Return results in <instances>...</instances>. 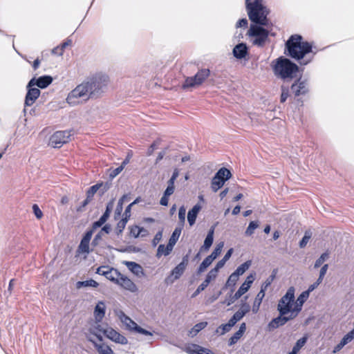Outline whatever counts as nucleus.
<instances>
[{"label": "nucleus", "mask_w": 354, "mask_h": 354, "mask_svg": "<svg viewBox=\"0 0 354 354\" xmlns=\"http://www.w3.org/2000/svg\"><path fill=\"white\" fill-rule=\"evenodd\" d=\"M288 55L297 60L300 65H307L314 59L317 50L312 44L304 41L299 35H292L286 41Z\"/></svg>", "instance_id": "nucleus-1"}, {"label": "nucleus", "mask_w": 354, "mask_h": 354, "mask_svg": "<svg viewBox=\"0 0 354 354\" xmlns=\"http://www.w3.org/2000/svg\"><path fill=\"white\" fill-rule=\"evenodd\" d=\"M249 19L254 23L266 26L268 10L263 4V0H245Z\"/></svg>", "instance_id": "nucleus-2"}, {"label": "nucleus", "mask_w": 354, "mask_h": 354, "mask_svg": "<svg viewBox=\"0 0 354 354\" xmlns=\"http://www.w3.org/2000/svg\"><path fill=\"white\" fill-rule=\"evenodd\" d=\"M88 86V90L92 98L100 96L106 90L109 82L108 75L103 73H96L84 81Z\"/></svg>", "instance_id": "nucleus-3"}, {"label": "nucleus", "mask_w": 354, "mask_h": 354, "mask_svg": "<svg viewBox=\"0 0 354 354\" xmlns=\"http://www.w3.org/2000/svg\"><path fill=\"white\" fill-rule=\"evenodd\" d=\"M272 64L274 75L282 79L292 78L298 71L297 64L283 57L277 59Z\"/></svg>", "instance_id": "nucleus-4"}, {"label": "nucleus", "mask_w": 354, "mask_h": 354, "mask_svg": "<svg viewBox=\"0 0 354 354\" xmlns=\"http://www.w3.org/2000/svg\"><path fill=\"white\" fill-rule=\"evenodd\" d=\"M84 82L76 86L67 95L66 102L71 106L81 104L92 98Z\"/></svg>", "instance_id": "nucleus-5"}, {"label": "nucleus", "mask_w": 354, "mask_h": 354, "mask_svg": "<svg viewBox=\"0 0 354 354\" xmlns=\"http://www.w3.org/2000/svg\"><path fill=\"white\" fill-rule=\"evenodd\" d=\"M295 304V288L290 287L286 294L279 300L277 310L279 314L292 316Z\"/></svg>", "instance_id": "nucleus-6"}, {"label": "nucleus", "mask_w": 354, "mask_h": 354, "mask_svg": "<svg viewBox=\"0 0 354 354\" xmlns=\"http://www.w3.org/2000/svg\"><path fill=\"white\" fill-rule=\"evenodd\" d=\"M248 35L252 38L253 45L262 47L268 39L269 32L265 28L257 25H251Z\"/></svg>", "instance_id": "nucleus-7"}, {"label": "nucleus", "mask_w": 354, "mask_h": 354, "mask_svg": "<svg viewBox=\"0 0 354 354\" xmlns=\"http://www.w3.org/2000/svg\"><path fill=\"white\" fill-rule=\"evenodd\" d=\"M209 75V69L200 70L194 77H187L183 84L184 88L195 87L201 85Z\"/></svg>", "instance_id": "nucleus-8"}, {"label": "nucleus", "mask_w": 354, "mask_h": 354, "mask_svg": "<svg viewBox=\"0 0 354 354\" xmlns=\"http://www.w3.org/2000/svg\"><path fill=\"white\" fill-rule=\"evenodd\" d=\"M97 329L102 332L108 339L111 341L120 344H127L128 343L127 339L119 333L118 331L114 330L111 327H106V328H101L100 325H98Z\"/></svg>", "instance_id": "nucleus-9"}, {"label": "nucleus", "mask_w": 354, "mask_h": 354, "mask_svg": "<svg viewBox=\"0 0 354 354\" xmlns=\"http://www.w3.org/2000/svg\"><path fill=\"white\" fill-rule=\"evenodd\" d=\"M71 131H59L53 133L50 138V144L55 148H59L70 140Z\"/></svg>", "instance_id": "nucleus-10"}, {"label": "nucleus", "mask_w": 354, "mask_h": 354, "mask_svg": "<svg viewBox=\"0 0 354 354\" xmlns=\"http://www.w3.org/2000/svg\"><path fill=\"white\" fill-rule=\"evenodd\" d=\"M96 273L104 276L107 279L117 284L121 276V273L113 268L109 266H100L97 270Z\"/></svg>", "instance_id": "nucleus-11"}, {"label": "nucleus", "mask_w": 354, "mask_h": 354, "mask_svg": "<svg viewBox=\"0 0 354 354\" xmlns=\"http://www.w3.org/2000/svg\"><path fill=\"white\" fill-rule=\"evenodd\" d=\"M187 263L188 256L186 255L183 258L182 262H180L172 270L171 275L166 279V282L172 283L175 280L179 279L183 274Z\"/></svg>", "instance_id": "nucleus-12"}, {"label": "nucleus", "mask_w": 354, "mask_h": 354, "mask_svg": "<svg viewBox=\"0 0 354 354\" xmlns=\"http://www.w3.org/2000/svg\"><path fill=\"white\" fill-rule=\"evenodd\" d=\"M27 93L25 97L24 104L26 106H32L40 95V90L35 86L29 87V82L26 86Z\"/></svg>", "instance_id": "nucleus-13"}, {"label": "nucleus", "mask_w": 354, "mask_h": 354, "mask_svg": "<svg viewBox=\"0 0 354 354\" xmlns=\"http://www.w3.org/2000/svg\"><path fill=\"white\" fill-rule=\"evenodd\" d=\"M297 317L292 313V316H288L286 315L279 314V315L273 319L268 324L270 329H275L279 326L285 325L288 322L294 319Z\"/></svg>", "instance_id": "nucleus-14"}, {"label": "nucleus", "mask_w": 354, "mask_h": 354, "mask_svg": "<svg viewBox=\"0 0 354 354\" xmlns=\"http://www.w3.org/2000/svg\"><path fill=\"white\" fill-rule=\"evenodd\" d=\"M117 285L133 293H135L138 290V286L136 283L129 277L122 274H121Z\"/></svg>", "instance_id": "nucleus-15"}, {"label": "nucleus", "mask_w": 354, "mask_h": 354, "mask_svg": "<svg viewBox=\"0 0 354 354\" xmlns=\"http://www.w3.org/2000/svg\"><path fill=\"white\" fill-rule=\"evenodd\" d=\"M53 82V77L50 75H43L38 78L33 77L29 81V87L37 86L40 88H45Z\"/></svg>", "instance_id": "nucleus-16"}, {"label": "nucleus", "mask_w": 354, "mask_h": 354, "mask_svg": "<svg viewBox=\"0 0 354 354\" xmlns=\"http://www.w3.org/2000/svg\"><path fill=\"white\" fill-rule=\"evenodd\" d=\"M115 314L128 330L133 331L135 330L138 324L129 317L126 315L122 310H115Z\"/></svg>", "instance_id": "nucleus-17"}, {"label": "nucleus", "mask_w": 354, "mask_h": 354, "mask_svg": "<svg viewBox=\"0 0 354 354\" xmlns=\"http://www.w3.org/2000/svg\"><path fill=\"white\" fill-rule=\"evenodd\" d=\"M291 89L296 96L304 95L308 91V83L306 80L299 79L292 85Z\"/></svg>", "instance_id": "nucleus-18"}, {"label": "nucleus", "mask_w": 354, "mask_h": 354, "mask_svg": "<svg viewBox=\"0 0 354 354\" xmlns=\"http://www.w3.org/2000/svg\"><path fill=\"white\" fill-rule=\"evenodd\" d=\"M106 304L103 301H99L94 308L93 317L95 322L98 324L104 319L106 313Z\"/></svg>", "instance_id": "nucleus-19"}, {"label": "nucleus", "mask_w": 354, "mask_h": 354, "mask_svg": "<svg viewBox=\"0 0 354 354\" xmlns=\"http://www.w3.org/2000/svg\"><path fill=\"white\" fill-rule=\"evenodd\" d=\"M309 294L308 292L304 291L302 292L297 297V300L295 301V304L293 306V311L292 313L296 317L298 316L299 313L302 310V306L306 302V301L309 297Z\"/></svg>", "instance_id": "nucleus-20"}, {"label": "nucleus", "mask_w": 354, "mask_h": 354, "mask_svg": "<svg viewBox=\"0 0 354 354\" xmlns=\"http://www.w3.org/2000/svg\"><path fill=\"white\" fill-rule=\"evenodd\" d=\"M113 205L114 200H112L107 204L105 212L103 214V215L100 218L98 221L93 223V228L94 230L101 227L106 221L113 207Z\"/></svg>", "instance_id": "nucleus-21"}, {"label": "nucleus", "mask_w": 354, "mask_h": 354, "mask_svg": "<svg viewBox=\"0 0 354 354\" xmlns=\"http://www.w3.org/2000/svg\"><path fill=\"white\" fill-rule=\"evenodd\" d=\"M232 53L236 59H241L248 55V48L245 44L240 43L234 47Z\"/></svg>", "instance_id": "nucleus-22"}, {"label": "nucleus", "mask_w": 354, "mask_h": 354, "mask_svg": "<svg viewBox=\"0 0 354 354\" xmlns=\"http://www.w3.org/2000/svg\"><path fill=\"white\" fill-rule=\"evenodd\" d=\"M269 284L270 283L268 282L266 284L263 285L261 286V290L257 294L252 308V312L254 313H257L259 311L262 300L265 297V291Z\"/></svg>", "instance_id": "nucleus-23"}, {"label": "nucleus", "mask_w": 354, "mask_h": 354, "mask_svg": "<svg viewBox=\"0 0 354 354\" xmlns=\"http://www.w3.org/2000/svg\"><path fill=\"white\" fill-rule=\"evenodd\" d=\"M124 264L136 276L139 277L145 276L143 268L140 264L133 261H124Z\"/></svg>", "instance_id": "nucleus-24"}, {"label": "nucleus", "mask_w": 354, "mask_h": 354, "mask_svg": "<svg viewBox=\"0 0 354 354\" xmlns=\"http://www.w3.org/2000/svg\"><path fill=\"white\" fill-rule=\"evenodd\" d=\"M246 330L245 323H242L240 325L239 329L230 338L228 344L232 346L236 344L243 336Z\"/></svg>", "instance_id": "nucleus-25"}, {"label": "nucleus", "mask_w": 354, "mask_h": 354, "mask_svg": "<svg viewBox=\"0 0 354 354\" xmlns=\"http://www.w3.org/2000/svg\"><path fill=\"white\" fill-rule=\"evenodd\" d=\"M201 209V205L196 204L188 212L187 221L190 226H192L195 223L197 215Z\"/></svg>", "instance_id": "nucleus-26"}, {"label": "nucleus", "mask_w": 354, "mask_h": 354, "mask_svg": "<svg viewBox=\"0 0 354 354\" xmlns=\"http://www.w3.org/2000/svg\"><path fill=\"white\" fill-rule=\"evenodd\" d=\"M183 227L182 226H178L175 228L174 230L168 243V248L167 250H173L174 246L176 243L177 241L179 239V236L181 234Z\"/></svg>", "instance_id": "nucleus-27"}, {"label": "nucleus", "mask_w": 354, "mask_h": 354, "mask_svg": "<svg viewBox=\"0 0 354 354\" xmlns=\"http://www.w3.org/2000/svg\"><path fill=\"white\" fill-rule=\"evenodd\" d=\"M91 342L94 347L96 348L99 354H115L113 350L108 345L103 343L98 344L91 339H88Z\"/></svg>", "instance_id": "nucleus-28"}, {"label": "nucleus", "mask_w": 354, "mask_h": 354, "mask_svg": "<svg viewBox=\"0 0 354 354\" xmlns=\"http://www.w3.org/2000/svg\"><path fill=\"white\" fill-rule=\"evenodd\" d=\"M216 277L213 274V272H209L207 274L205 281L197 288L196 290L193 295V297L196 296L200 292L204 290L209 284L212 280H214Z\"/></svg>", "instance_id": "nucleus-29"}, {"label": "nucleus", "mask_w": 354, "mask_h": 354, "mask_svg": "<svg viewBox=\"0 0 354 354\" xmlns=\"http://www.w3.org/2000/svg\"><path fill=\"white\" fill-rule=\"evenodd\" d=\"M249 286L245 285V283H243L239 290L235 292V294L232 297L230 300L228 301L227 305L233 304L236 300L239 299L243 295H244L250 288Z\"/></svg>", "instance_id": "nucleus-30"}, {"label": "nucleus", "mask_w": 354, "mask_h": 354, "mask_svg": "<svg viewBox=\"0 0 354 354\" xmlns=\"http://www.w3.org/2000/svg\"><path fill=\"white\" fill-rule=\"evenodd\" d=\"M214 228L212 227L208 232L207 235L204 241L203 245L202 247L205 250H209L211 245H212L214 241Z\"/></svg>", "instance_id": "nucleus-31"}, {"label": "nucleus", "mask_w": 354, "mask_h": 354, "mask_svg": "<svg viewBox=\"0 0 354 354\" xmlns=\"http://www.w3.org/2000/svg\"><path fill=\"white\" fill-rule=\"evenodd\" d=\"M307 342V337H303L298 339L296 344L294 345L292 351L289 352L288 354H297L300 349L305 345Z\"/></svg>", "instance_id": "nucleus-32"}, {"label": "nucleus", "mask_w": 354, "mask_h": 354, "mask_svg": "<svg viewBox=\"0 0 354 354\" xmlns=\"http://www.w3.org/2000/svg\"><path fill=\"white\" fill-rule=\"evenodd\" d=\"M225 183V180L217 178L216 176H214L212 178L211 185V188L212 191L216 192L219 189H221Z\"/></svg>", "instance_id": "nucleus-33"}, {"label": "nucleus", "mask_w": 354, "mask_h": 354, "mask_svg": "<svg viewBox=\"0 0 354 354\" xmlns=\"http://www.w3.org/2000/svg\"><path fill=\"white\" fill-rule=\"evenodd\" d=\"M207 325V322H202L196 324L189 331V334L192 337L196 336L201 330L205 328Z\"/></svg>", "instance_id": "nucleus-34"}, {"label": "nucleus", "mask_w": 354, "mask_h": 354, "mask_svg": "<svg viewBox=\"0 0 354 354\" xmlns=\"http://www.w3.org/2000/svg\"><path fill=\"white\" fill-rule=\"evenodd\" d=\"M231 175L230 171L225 167L221 168L215 174L217 178L223 179L225 181L230 178Z\"/></svg>", "instance_id": "nucleus-35"}, {"label": "nucleus", "mask_w": 354, "mask_h": 354, "mask_svg": "<svg viewBox=\"0 0 354 354\" xmlns=\"http://www.w3.org/2000/svg\"><path fill=\"white\" fill-rule=\"evenodd\" d=\"M98 286H99V283L93 279H89V280H86V281H78L77 283V288H80L81 287L97 288Z\"/></svg>", "instance_id": "nucleus-36"}, {"label": "nucleus", "mask_w": 354, "mask_h": 354, "mask_svg": "<svg viewBox=\"0 0 354 354\" xmlns=\"http://www.w3.org/2000/svg\"><path fill=\"white\" fill-rule=\"evenodd\" d=\"M251 266V261H247L240 265L234 272L238 277L242 275Z\"/></svg>", "instance_id": "nucleus-37"}, {"label": "nucleus", "mask_w": 354, "mask_h": 354, "mask_svg": "<svg viewBox=\"0 0 354 354\" xmlns=\"http://www.w3.org/2000/svg\"><path fill=\"white\" fill-rule=\"evenodd\" d=\"M127 197V195H124L118 201L117 207L115 210V219H118L123 210V203L124 202V198Z\"/></svg>", "instance_id": "nucleus-38"}, {"label": "nucleus", "mask_w": 354, "mask_h": 354, "mask_svg": "<svg viewBox=\"0 0 354 354\" xmlns=\"http://www.w3.org/2000/svg\"><path fill=\"white\" fill-rule=\"evenodd\" d=\"M258 227H259V222L258 221H251L249 223V225H248V227H247V229H246V230L245 232V235L248 236L252 235L254 234V230L257 228H258Z\"/></svg>", "instance_id": "nucleus-39"}, {"label": "nucleus", "mask_w": 354, "mask_h": 354, "mask_svg": "<svg viewBox=\"0 0 354 354\" xmlns=\"http://www.w3.org/2000/svg\"><path fill=\"white\" fill-rule=\"evenodd\" d=\"M223 246H224L223 242H220L219 243H218L216 245L215 249L214 250V251L208 257H210L212 259V260L214 261L221 254Z\"/></svg>", "instance_id": "nucleus-40"}, {"label": "nucleus", "mask_w": 354, "mask_h": 354, "mask_svg": "<svg viewBox=\"0 0 354 354\" xmlns=\"http://www.w3.org/2000/svg\"><path fill=\"white\" fill-rule=\"evenodd\" d=\"M89 241H86L84 240H82L79 246H78V252L80 253H85L88 254L89 253Z\"/></svg>", "instance_id": "nucleus-41"}, {"label": "nucleus", "mask_w": 354, "mask_h": 354, "mask_svg": "<svg viewBox=\"0 0 354 354\" xmlns=\"http://www.w3.org/2000/svg\"><path fill=\"white\" fill-rule=\"evenodd\" d=\"M185 214H186V208L185 206H181L178 210V219L180 221L179 226H182L183 227L185 223Z\"/></svg>", "instance_id": "nucleus-42"}, {"label": "nucleus", "mask_w": 354, "mask_h": 354, "mask_svg": "<svg viewBox=\"0 0 354 354\" xmlns=\"http://www.w3.org/2000/svg\"><path fill=\"white\" fill-rule=\"evenodd\" d=\"M168 244L167 246H165L164 245H160L157 250V257H160L162 255L167 256L169 254V253L171 252L172 250H167Z\"/></svg>", "instance_id": "nucleus-43"}, {"label": "nucleus", "mask_w": 354, "mask_h": 354, "mask_svg": "<svg viewBox=\"0 0 354 354\" xmlns=\"http://www.w3.org/2000/svg\"><path fill=\"white\" fill-rule=\"evenodd\" d=\"M354 339V329L351 330L346 335H345L340 342L345 346L348 343L351 342Z\"/></svg>", "instance_id": "nucleus-44"}, {"label": "nucleus", "mask_w": 354, "mask_h": 354, "mask_svg": "<svg viewBox=\"0 0 354 354\" xmlns=\"http://www.w3.org/2000/svg\"><path fill=\"white\" fill-rule=\"evenodd\" d=\"M213 260L209 257H207L201 263L198 268V272H203L212 263Z\"/></svg>", "instance_id": "nucleus-45"}, {"label": "nucleus", "mask_w": 354, "mask_h": 354, "mask_svg": "<svg viewBox=\"0 0 354 354\" xmlns=\"http://www.w3.org/2000/svg\"><path fill=\"white\" fill-rule=\"evenodd\" d=\"M328 258V254L327 252L323 253L315 261L314 267L317 268L320 267L325 261Z\"/></svg>", "instance_id": "nucleus-46"}, {"label": "nucleus", "mask_w": 354, "mask_h": 354, "mask_svg": "<svg viewBox=\"0 0 354 354\" xmlns=\"http://www.w3.org/2000/svg\"><path fill=\"white\" fill-rule=\"evenodd\" d=\"M128 222V219L127 218H122L117 224L116 227V232L117 234H120L122 232L124 229L125 228V226Z\"/></svg>", "instance_id": "nucleus-47"}, {"label": "nucleus", "mask_w": 354, "mask_h": 354, "mask_svg": "<svg viewBox=\"0 0 354 354\" xmlns=\"http://www.w3.org/2000/svg\"><path fill=\"white\" fill-rule=\"evenodd\" d=\"M310 237H311V232H309V231H306L305 232V234H304V237L302 238V239L299 242V247L301 248H305L306 245H307V243H308Z\"/></svg>", "instance_id": "nucleus-48"}, {"label": "nucleus", "mask_w": 354, "mask_h": 354, "mask_svg": "<svg viewBox=\"0 0 354 354\" xmlns=\"http://www.w3.org/2000/svg\"><path fill=\"white\" fill-rule=\"evenodd\" d=\"M231 327L227 324H221L218 328L216 330V333L220 335H224L225 333L229 332L231 330Z\"/></svg>", "instance_id": "nucleus-49"}, {"label": "nucleus", "mask_w": 354, "mask_h": 354, "mask_svg": "<svg viewBox=\"0 0 354 354\" xmlns=\"http://www.w3.org/2000/svg\"><path fill=\"white\" fill-rule=\"evenodd\" d=\"M239 277L236 274H234V272L232 274H230V276L229 277L227 281V283H226V286H234L237 282V281L239 280Z\"/></svg>", "instance_id": "nucleus-50"}, {"label": "nucleus", "mask_w": 354, "mask_h": 354, "mask_svg": "<svg viewBox=\"0 0 354 354\" xmlns=\"http://www.w3.org/2000/svg\"><path fill=\"white\" fill-rule=\"evenodd\" d=\"M225 263L226 261L222 259L216 263L215 268L212 269L209 272L212 273L213 272V274L216 277L219 269L222 268Z\"/></svg>", "instance_id": "nucleus-51"}, {"label": "nucleus", "mask_w": 354, "mask_h": 354, "mask_svg": "<svg viewBox=\"0 0 354 354\" xmlns=\"http://www.w3.org/2000/svg\"><path fill=\"white\" fill-rule=\"evenodd\" d=\"M175 187L174 183L167 182V187L164 192V194L166 196H170L172 195L174 192Z\"/></svg>", "instance_id": "nucleus-52"}, {"label": "nucleus", "mask_w": 354, "mask_h": 354, "mask_svg": "<svg viewBox=\"0 0 354 354\" xmlns=\"http://www.w3.org/2000/svg\"><path fill=\"white\" fill-rule=\"evenodd\" d=\"M138 202V198L136 199L133 203H131V204H129L125 211H124V218H127V219L129 220V217L131 216V207L136 204Z\"/></svg>", "instance_id": "nucleus-53"}, {"label": "nucleus", "mask_w": 354, "mask_h": 354, "mask_svg": "<svg viewBox=\"0 0 354 354\" xmlns=\"http://www.w3.org/2000/svg\"><path fill=\"white\" fill-rule=\"evenodd\" d=\"M99 187H100L99 185H93L92 187H91L87 192L88 198H91L92 199L93 195L98 190Z\"/></svg>", "instance_id": "nucleus-54"}, {"label": "nucleus", "mask_w": 354, "mask_h": 354, "mask_svg": "<svg viewBox=\"0 0 354 354\" xmlns=\"http://www.w3.org/2000/svg\"><path fill=\"white\" fill-rule=\"evenodd\" d=\"M288 88L285 87V86H282L281 87V102L283 103L284 102H286V100H287L288 97Z\"/></svg>", "instance_id": "nucleus-55"}, {"label": "nucleus", "mask_w": 354, "mask_h": 354, "mask_svg": "<svg viewBox=\"0 0 354 354\" xmlns=\"http://www.w3.org/2000/svg\"><path fill=\"white\" fill-rule=\"evenodd\" d=\"M32 210L37 218L39 219L42 217L43 213L37 204L32 205Z\"/></svg>", "instance_id": "nucleus-56"}, {"label": "nucleus", "mask_w": 354, "mask_h": 354, "mask_svg": "<svg viewBox=\"0 0 354 354\" xmlns=\"http://www.w3.org/2000/svg\"><path fill=\"white\" fill-rule=\"evenodd\" d=\"M328 264H325L324 265L320 271H319V278L318 279H319L320 281H323L324 279V277L325 276V274H326V272L328 270Z\"/></svg>", "instance_id": "nucleus-57"}, {"label": "nucleus", "mask_w": 354, "mask_h": 354, "mask_svg": "<svg viewBox=\"0 0 354 354\" xmlns=\"http://www.w3.org/2000/svg\"><path fill=\"white\" fill-rule=\"evenodd\" d=\"M322 282V281L317 279L315 283L309 286L308 290H306V292H308V293L310 295V293L313 292L315 288H317Z\"/></svg>", "instance_id": "nucleus-58"}, {"label": "nucleus", "mask_w": 354, "mask_h": 354, "mask_svg": "<svg viewBox=\"0 0 354 354\" xmlns=\"http://www.w3.org/2000/svg\"><path fill=\"white\" fill-rule=\"evenodd\" d=\"M162 236V232H158L156 234L153 241H152V245L155 247L158 245V243L160 241Z\"/></svg>", "instance_id": "nucleus-59"}, {"label": "nucleus", "mask_w": 354, "mask_h": 354, "mask_svg": "<svg viewBox=\"0 0 354 354\" xmlns=\"http://www.w3.org/2000/svg\"><path fill=\"white\" fill-rule=\"evenodd\" d=\"M134 331H136V332H137L138 333L145 335H150V336L152 335V333L151 332H149V331H148V330L141 328L139 326H137V327L136 328Z\"/></svg>", "instance_id": "nucleus-60"}, {"label": "nucleus", "mask_w": 354, "mask_h": 354, "mask_svg": "<svg viewBox=\"0 0 354 354\" xmlns=\"http://www.w3.org/2000/svg\"><path fill=\"white\" fill-rule=\"evenodd\" d=\"M247 26H248V20L245 18H244V19H239L237 21L236 27V28H246Z\"/></svg>", "instance_id": "nucleus-61"}, {"label": "nucleus", "mask_w": 354, "mask_h": 354, "mask_svg": "<svg viewBox=\"0 0 354 354\" xmlns=\"http://www.w3.org/2000/svg\"><path fill=\"white\" fill-rule=\"evenodd\" d=\"M178 176H179V170H178V169L176 168V169H174L173 174L171 175V177L168 180V182L174 183L175 180L178 177Z\"/></svg>", "instance_id": "nucleus-62"}, {"label": "nucleus", "mask_w": 354, "mask_h": 354, "mask_svg": "<svg viewBox=\"0 0 354 354\" xmlns=\"http://www.w3.org/2000/svg\"><path fill=\"white\" fill-rule=\"evenodd\" d=\"M124 169L123 165H120V167L115 168L111 174V177H115L117 175H118Z\"/></svg>", "instance_id": "nucleus-63"}, {"label": "nucleus", "mask_w": 354, "mask_h": 354, "mask_svg": "<svg viewBox=\"0 0 354 354\" xmlns=\"http://www.w3.org/2000/svg\"><path fill=\"white\" fill-rule=\"evenodd\" d=\"M51 52H52V54L57 55L59 56L62 55L64 53L60 46H56L55 48H54Z\"/></svg>", "instance_id": "nucleus-64"}]
</instances>
